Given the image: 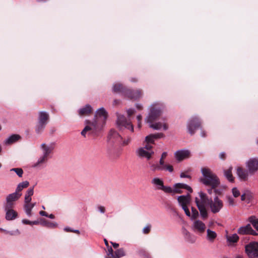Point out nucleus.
I'll return each mask as SVG.
<instances>
[{"mask_svg": "<svg viewBox=\"0 0 258 258\" xmlns=\"http://www.w3.org/2000/svg\"><path fill=\"white\" fill-rule=\"evenodd\" d=\"M164 108V105L159 102L153 103L151 105L149 114L145 119V122L149 124L150 127L156 130H159L161 128V122H158L154 124L153 122L161 115Z\"/></svg>", "mask_w": 258, "mask_h": 258, "instance_id": "f03ea898", "label": "nucleus"}, {"mask_svg": "<svg viewBox=\"0 0 258 258\" xmlns=\"http://www.w3.org/2000/svg\"><path fill=\"white\" fill-rule=\"evenodd\" d=\"M232 167H230L227 170L224 171V176L226 179L230 182H233L234 180V178L232 173Z\"/></svg>", "mask_w": 258, "mask_h": 258, "instance_id": "c85d7f7f", "label": "nucleus"}, {"mask_svg": "<svg viewBox=\"0 0 258 258\" xmlns=\"http://www.w3.org/2000/svg\"><path fill=\"white\" fill-rule=\"evenodd\" d=\"M175 157L178 161L188 158L190 156V152L188 150H181L177 151L174 153Z\"/></svg>", "mask_w": 258, "mask_h": 258, "instance_id": "f8f14e48", "label": "nucleus"}, {"mask_svg": "<svg viewBox=\"0 0 258 258\" xmlns=\"http://www.w3.org/2000/svg\"><path fill=\"white\" fill-rule=\"evenodd\" d=\"M135 112V110L133 108H130L127 110V113L128 117L131 116Z\"/></svg>", "mask_w": 258, "mask_h": 258, "instance_id": "680f3d73", "label": "nucleus"}, {"mask_svg": "<svg viewBox=\"0 0 258 258\" xmlns=\"http://www.w3.org/2000/svg\"><path fill=\"white\" fill-rule=\"evenodd\" d=\"M155 140L154 136L153 134H150L149 136L146 137L144 143H149L151 145L155 144Z\"/></svg>", "mask_w": 258, "mask_h": 258, "instance_id": "ea45409f", "label": "nucleus"}, {"mask_svg": "<svg viewBox=\"0 0 258 258\" xmlns=\"http://www.w3.org/2000/svg\"><path fill=\"white\" fill-rule=\"evenodd\" d=\"M232 192L235 198H237L240 196V192L236 187H233L232 189Z\"/></svg>", "mask_w": 258, "mask_h": 258, "instance_id": "5fc2aeb1", "label": "nucleus"}, {"mask_svg": "<svg viewBox=\"0 0 258 258\" xmlns=\"http://www.w3.org/2000/svg\"><path fill=\"white\" fill-rule=\"evenodd\" d=\"M132 141V138L130 137L127 138L126 139L123 140L122 143V146H126L130 143Z\"/></svg>", "mask_w": 258, "mask_h": 258, "instance_id": "13d9d810", "label": "nucleus"}, {"mask_svg": "<svg viewBox=\"0 0 258 258\" xmlns=\"http://www.w3.org/2000/svg\"><path fill=\"white\" fill-rule=\"evenodd\" d=\"M14 205V203L10 202L9 201H6V203L5 205L4 209L5 211L9 210H13L12 208Z\"/></svg>", "mask_w": 258, "mask_h": 258, "instance_id": "c03bdc74", "label": "nucleus"}, {"mask_svg": "<svg viewBox=\"0 0 258 258\" xmlns=\"http://www.w3.org/2000/svg\"><path fill=\"white\" fill-rule=\"evenodd\" d=\"M113 250L111 247H108V253L107 254L108 256L106 257V258H112L114 254Z\"/></svg>", "mask_w": 258, "mask_h": 258, "instance_id": "864d4df0", "label": "nucleus"}, {"mask_svg": "<svg viewBox=\"0 0 258 258\" xmlns=\"http://www.w3.org/2000/svg\"><path fill=\"white\" fill-rule=\"evenodd\" d=\"M208 205L211 212L214 214L218 213L223 207V202L217 196H216L213 200L210 199Z\"/></svg>", "mask_w": 258, "mask_h": 258, "instance_id": "0eeeda50", "label": "nucleus"}, {"mask_svg": "<svg viewBox=\"0 0 258 258\" xmlns=\"http://www.w3.org/2000/svg\"><path fill=\"white\" fill-rule=\"evenodd\" d=\"M246 166L249 174H253L258 170V159L251 158L246 163Z\"/></svg>", "mask_w": 258, "mask_h": 258, "instance_id": "1a4fd4ad", "label": "nucleus"}, {"mask_svg": "<svg viewBox=\"0 0 258 258\" xmlns=\"http://www.w3.org/2000/svg\"><path fill=\"white\" fill-rule=\"evenodd\" d=\"M6 219L7 220L11 221L16 219L18 216V213L14 210H6Z\"/></svg>", "mask_w": 258, "mask_h": 258, "instance_id": "5701e85b", "label": "nucleus"}, {"mask_svg": "<svg viewBox=\"0 0 258 258\" xmlns=\"http://www.w3.org/2000/svg\"><path fill=\"white\" fill-rule=\"evenodd\" d=\"M49 157H47L43 155L39 157L37 161L33 165V167H43L48 161Z\"/></svg>", "mask_w": 258, "mask_h": 258, "instance_id": "aec40b11", "label": "nucleus"}, {"mask_svg": "<svg viewBox=\"0 0 258 258\" xmlns=\"http://www.w3.org/2000/svg\"><path fill=\"white\" fill-rule=\"evenodd\" d=\"M32 200L31 197H28L25 196V200H24V204H27L28 203H30Z\"/></svg>", "mask_w": 258, "mask_h": 258, "instance_id": "0e129e2a", "label": "nucleus"}, {"mask_svg": "<svg viewBox=\"0 0 258 258\" xmlns=\"http://www.w3.org/2000/svg\"><path fill=\"white\" fill-rule=\"evenodd\" d=\"M201 122L197 116L191 117L187 123V129L189 133L192 135L197 129L201 126Z\"/></svg>", "mask_w": 258, "mask_h": 258, "instance_id": "6e6552de", "label": "nucleus"}, {"mask_svg": "<svg viewBox=\"0 0 258 258\" xmlns=\"http://www.w3.org/2000/svg\"><path fill=\"white\" fill-rule=\"evenodd\" d=\"M107 118V112L105 109L103 107L98 109L93 120H85L86 126L81 133L82 136L86 137L87 134L93 136H98L106 123Z\"/></svg>", "mask_w": 258, "mask_h": 258, "instance_id": "f257e3e1", "label": "nucleus"}, {"mask_svg": "<svg viewBox=\"0 0 258 258\" xmlns=\"http://www.w3.org/2000/svg\"><path fill=\"white\" fill-rule=\"evenodd\" d=\"M207 239L210 242H213L217 236L216 233L209 229L207 230Z\"/></svg>", "mask_w": 258, "mask_h": 258, "instance_id": "2f4dec72", "label": "nucleus"}, {"mask_svg": "<svg viewBox=\"0 0 258 258\" xmlns=\"http://www.w3.org/2000/svg\"><path fill=\"white\" fill-rule=\"evenodd\" d=\"M108 139L113 143H120L122 138L116 131L111 130L108 136Z\"/></svg>", "mask_w": 258, "mask_h": 258, "instance_id": "ddd939ff", "label": "nucleus"}, {"mask_svg": "<svg viewBox=\"0 0 258 258\" xmlns=\"http://www.w3.org/2000/svg\"><path fill=\"white\" fill-rule=\"evenodd\" d=\"M236 173L238 177L244 181H246L248 179V170H246L242 167H238L237 168Z\"/></svg>", "mask_w": 258, "mask_h": 258, "instance_id": "dca6fc26", "label": "nucleus"}, {"mask_svg": "<svg viewBox=\"0 0 258 258\" xmlns=\"http://www.w3.org/2000/svg\"><path fill=\"white\" fill-rule=\"evenodd\" d=\"M36 203H28L27 204H24V211L26 214V215L28 217H31L32 215V209L35 206Z\"/></svg>", "mask_w": 258, "mask_h": 258, "instance_id": "393cba45", "label": "nucleus"}, {"mask_svg": "<svg viewBox=\"0 0 258 258\" xmlns=\"http://www.w3.org/2000/svg\"><path fill=\"white\" fill-rule=\"evenodd\" d=\"M118 127L121 129L123 127L130 130L131 132H134V126L130 119L127 120L126 118L122 115H118L116 121Z\"/></svg>", "mask_w": 258, "mask_h": 258, "instance_id": "423d86ee", "label": "nucleus"}, {"mask_svg": "<svg viewBox=\"0 0 258 258\" xmlns=\"http://www.w3.org/2000/svg\"><path fill=\"white\" fill-rule=\"evenodd\" d=\"M227 202L230 206H233L234 205V201L232 197L228 196L227 197Z\"/></svg>", "mask_w": 258, "mask_h": 258, "instance_id": "4d7b16f0", "label": "nucleus"}, {"mask_svg": "<svg viewBox=\"0 0 258 258\" xmlns=\"http://www.w3.org/2000/svg\"><path fill=\"white\" fill-rule=\"evenodd\" d=\"M191 213L192 214H191V216L190 217L191 219L194 220L197 219L199 216V212L197 211V210L196 208L192 207Z\"/></svg>", "mask_w": 258, "mask_h": 258, "instance_id": "79ce46f5", "label": "nucleus"}, {"mask_svg": "<svg viewBox=\"0 0 258 258\" xmlns=\"http://www.w3.org/2000/svg\"><path fill=\"white\" fill-rule=\"evenodd\" d=\"M239 237L238 235L236 233L226 235V239L229 244H234L237 243L239 240Z\"/></svg>", "mask_w": 258, "mask_h": 258, "instance_id": "a878e982", "label": "nucleus"}, {"mask_svg": "<svg viewBox=\"0 0 258 258\" xmlns=\"http://www.w3.org/2000/svg\"><path fill=\"white\" fill-rule=\"evenodd\" d=\"M151 226L150 225H147L146 227H145L143 229V232L145 234H148L151 230Z\"/></svg>", "mask_w": 258, "mask_h": 258, "instance_id": "6e6d98bb", "label": "nucleus"}, {"mask_svg": "<svg viewBox=\"0 0 258 258\" xmlns=\"http://www.w3.org/2000/svg\"><path fill=\"white\" fill-rule=\"evenodd\" d=\"M250 229H251V226L248 224L246 226L240 227L237 230V233L240 235L249 234Z\"/></svg>", "mask_w": 258, "mask_h": 258, "instance_id": "cd10ccee", "label": "nucleus"}, {"mask_svg": "<svg viewBox=\"0 0 258 258\" xmlns=\"http://www.w3.org/2000/svg\"><path fill=\"white\" fill-rule=\"evenodd\" d=\"M191 171L190 169H188L185 170L184 172H182L180 174V177L181 178H191V176L188 174V173Z\"/></svg>", "mask_w": 258, "mask_h": 258, "instance_id": "a18cd8bd", "label": "nucleus"}, {"mask_svg": "<svg viewBox=\"0 0 258 258\" xmlns=\"http://www.w3.org/2000/svg\"><path fill=\"white\" fill-rule=\"evenodd\" d=\"M161 190L164 191L165 193H174L173 188H172L170 186L164 185Z\"/></svg>", "mask_w": 258, "mask_h": 258, "instance_id": "8fccbe9b", "label": "nucleus"}, {"mask_svg": "<svg viewBox=\"0 0 258 258\" xmlns=\"http://www.w3.org/2000/svg\"><path fill=\"white\" fill-rule=\"evenodd\" d=\"M33 194H34V187H32L29 188L27 190L25 196L28 197H31V196H33Z\"/></svg>", "mask_w": 258, "mask_h": 258, "instance_id": "603ef678", "label": "nucleus"}, {"mask_svg": "<svg viewBox=\"0 0 258 258\" xmlns=\"http://www.w3.org/2000/svg\"><path fill=\"white\" fill-rule=\"evenodd\" d=\"M199 195L200 199H199L198 198H196L195 202L196 204L197 201H198L200 203V204H202L205 206L207 204H209L210 200H209L206 194H205L203 191H200L199 192Z\"/></svg>", "mask_w": 258, "mask_h": 258, "instance_id": "6ab92c4d", "label": "nucleus"}, {"mask_svg": "<svg viewBox=\"0 0 258 258\" xmlns=\"http://www.w3.org/2000/svg\"><path fill=\"white\" fill-rule=\"evenodd\" d=\"M153 136H154V138H155V139L161 138L164 137V135L162 133H157L153 134Z\"/></svg>", "mask_w": 258, "mask_h": 258, "instance_id": "e2e57ef3", "label": "nucleus"}, {"mask_svg": "<svg viewBox=\"0 0 258 258\" xmlns=\"http://www.w3.org/2000/svg\"><path fill=\"white\" fill-rule=\"evenodd\" d=\"M162 167V170H165L168 171L169 172L171 173L173 171V166L171 165H166L164 164V165H161Z\"/></svg>", "mask_w": 258, "mask_h": 258, "instance_id": "49530a36", "label": "nucleus"}, {"mask_svg": "<svg viewBox=\"0 0 258 258\" xmlns=\"http://www.w3.org/2000/svg\"><path fill=\"white\" fill-rule=\"evenodd\" d=\"M249 234H251L252 235H256L257 234V233L254 230H253L252 229V228L251 227V229L249 230Z\"/></svg>", "mask_w": 258, "mask_h": 258, "instance_id": "774afa93", "label": "nucleus"}, {"mask_svg": "<svg viewBox=\"0 0 258 258\" xmlns=\"http://www.w3.org/2000/svg\"><path fill=\"white\" fill-rule=\"evenodd\" d=\"M136 154L140 158H146L147 160H149L154 154V152L153 150H145L140 147L137 150Z\"/></svg>", "mask_w": 258, "mask_h": 258, "instance_id": "9d476101", "label": "nucleus"}, {"mask_svg": "<svg viewBox=\"0 0 258 258\" xmlns=\"http://www.w3.org/2000/svg\"><path fill=\"white\" fill-rule=\"evenodd\" d=\"M184 237L186 240L191 243H194L196 240V237L194 235L191 234L187 230L184 232Z\"/></svg>", "mask_w": 258, "mask_h": 258, "instance_id": "c756f323", "label": "nucleus"}, {"mask_svg": "<svg viewBox=\"0 0 258 258\" xmlns=\"http://www.w3.org/2000/svg\"><path fill=\"white\" fill-rule=\"evenodd\" d=\"M167 155V152H164L162 153L161 155V157L160 158V161H159V164L160 165H164V159L166 157Z\"/></svg>", "mask_w": 258, "mask_h": 258, "instance_id": "3c124183", "label": "nucleus"}, {"mask_svg": "<svg viewBox=\"0 0 258 258\" xmlns=\"http://www.w3.org/2000/svg\"><path fill=\"white\" fill-rule=\"evenodd\" d=\"M245 251L249 258H258V242H250L246 245Z\"/></svg>", "mask_w": 258, "mask_h": 258, "instance_id": "39448f33", "label": "nucleus"}, {"mask_svg": "<svg viewBox=\"0 0 258 258\" xmlns=\"http://www.w3.org/2000/svg\"><path fill=\"white\" fill-rule=\"evenodd\" d=\"M201 172L204 177L201 181L206 185H210L212 188H216L220 184V180L217 176L211 170L207 167L201 169Z\"/></svg>", "mask_w": 258, "mask_h": 258, "instance_id": "7ed1b4c3", "label": "nucleus"}, {"mask_svg": "<svg viewBox=\"0 0 258 258\" xmlns=\"http://www.w3.org/2000/svg\"><path fill=\"white\" fill-rule=\"evenodd\" d=\"M197 206L200 211L202 218L203 220L207 219L208 215L205 206L200 204L198 201H197Z\"/></svg>", "mask_w": 258, "mask_h": 258, "instance_id": "412c9836", "label": "nucleus"}, {"mask_svg": "<svg viewBox=\"0 0 258 258\" xmlns=\"http://www.w3.org/2000/svg\"><path fill=\"white\" fill-rule=\"evenodd\" d=\"M40 224L42 226H46L48 228H53L57 226L56 223H53L46 220H43L40 222Z\"/></svg>", "mask_w": 258, "mask_h": 258, "instance_id": "4c0bfd02", "label": "nucleus"}, {"mask_svg": "<svg viewBox=\"0 0 258 258\" xmlns=\"http://www.w3.org/2000/svg\"><path fill=\"white\" fill-rule=\"evenodd\" d=\"M49 119V116L45 111H40L38 113V122L47 124Z\"/></svg>", "mask_w": 258, "mask_h": 258, "instance_id": "a211bd4d", "label": "nucleus"}, {"mask_svg": "<svg viewBox=\"0 0 258 258\" xmlns=\"http://www.w3.org/2000/svg\"><path fill=\"white\" fill-rule=\"evenodd\" d=\"M150 169L153 171H155L156 170H161L162 167L160 165H157L155 164H151L150 163Z\"/></svg>", "mask_w": 258, "mask_h": 258, "instance_id": "de8ad7c7", "label": "nucleus"}, {"mask_svg": "<svg viewBox=\"0 0 258 258\" xmlns=\"http://www.w3.org/2000/svg\"><path fill=\"white\" fill-rule=\"evenodd\" d=\"M193 228L195 230L200 233H203L205 230L206 225L202 221L197 220L193 223Z\"/></svg>", "mask_w": 258, "mask_h": 258, "instance_id": "f3484780", "label": "nucleus"}, {"mask_svg": "<svg viewBox=\"0 0 258 258\" xmlns=\"http://www.w3.org/2000/svg\"><path fill=\"white\" fill-rule=\"evenodd\" d=\"M41 148L43 151L42 155L50 158L49 156L52 153L54 149L53 146L52 145H46L45 144L43 143L41 144Z\"/></svg>", "mask_w": 258, "mask_h": 258, "instance_id": "2eb2a0df", "label": "nucleus"}, {"mask_svg": "<svg viewBox=\"0 0 258 258\" xmlns=\"http://www.w3.org/2000/svg\"><path fill=\"white\" fill-rule=\"evenodd\" d=\"M22 223L24 224L27 225H37L39 223V222L38 221H31L27 219H23L22 220Z\"/></svg>", "mask_w": 258, "mask_h": 258, "instance_id": "09e8293b", "label": "nucleus"}, {"mask_svg": "<svg viewBox=\"0 0 258 258\" xmlns=\"http://www.w3.org/2000/svg\"><path fill=\"white\" fill-rule=\"evenodd\" d=\"M22 194L15 191L12 194H9L6 198V201L14 203L15 201L18 200Z\"/></svg>", "mask_w": 258, "mask_h": 258, "instance_id": "bb28decb", "label": "nucleus"}, {"mask_svg": "<svg viewBox=\"0 0 258 258\" xmlns=\"http://www.w3.org/2000/svg\"><path fill=\"white\" fill-rule=\"evenodd\" d=\"M145 145L144 147H141L142 148H144L145 150H153V146L152 145L149 144V143H145Z\"/></svg>", "mask_w": 258, "mask_h": 258, "instance_id": "bf43d9fd", "label": "nucleus"}, {"mask_svg": "<svg viewBox=\"0 0 258 258\" xmlns=\"http://www.w3.org/2000/svg\"><path fill=\"white\" fill-rule=\"evenodd\" d=\"M252 198V194L251 193L247 190L244 192L241 196V200L242 201H246L247 203H249L250 201V200Z\"/></svg>", "mask_w": 258, "mask_h": 258, "instance_id": "473e14b6", "label": "nucleus"}, {"mask_svg": "<svg viewBox=\"0 0 258 258\" xmlns=\"http://www.w3.org/2000/svg\"><path fill=\"white\" fill-rule=\"evenodd\" d=\"M45 124H43L41 122H38L36 126H35V132L37 134H41L43 131L44 130L45 126Z\"/></svg>", "mask_w": 258, "mask_h": 258, "instance_id": "f704fd0d", "label": "nucleus"}, {"mask_svg": "<svg viewBox=\"0 0 258 258\" xmlns=\"http://www.w3.org/2000/svg\"><path fill=\"white\" fill-rule=\"evenodd\" d=\"M125 255L123 248H121L114 251L112 258H119Z\"/></svg>", "mask_w": 258, "mask_h": 258, "instance_id": "e433bc0d", "label": "nucleus"}, {"mask_svg": "<svg viewBox=\"0 0 258 258\" xmlns=\"http://www.w3.org/2000/svg\"><path fill=\"white\" fill-rule=\"evenodd\" d=\"M92 112V108L89 104L86 105L84 107L81 108L78 110V113L80 115H88Z\"/></svg>", "mask_w": 258, "mask_h": 258, "instance_id": "4be33fe9", "label": "nucleus"}, {"mask_svg": "<svg viewBox=\"0 0 258 258\" xmlns=\"http://www.w3.org/2000/svg\"><path fill=\"white\" fill-rule=\"evenodd\" d=\"M151 183L156 186V188L158 190H161L164 186L163 180L158 177L153 178L151 180Z\"/></svg>", "mask_w": 258, "mask_h": 258, "instance_id": "b1692460", "label": "nucleus"}, {"mask_svg": "<svg viewBox=\"0 0 258 258\" xmlns=\"http://www.w3.org/2000/svg\"><path fill=\"white\" fill-rule=\"evenodd\" d=\"M98 209L101 213H104L105 212V209L103 206H99L98 207Z\"/></svg>", "mask_w": 258, "mask_h": 258, "instance_id": "69168bd1", "label": "nucleus"}, {"mask_svg": "<svg viewBox=\"0 0 258 258\" xmlns=\"http://www.w3.org/2000/svg\"><path fill=\"white\" fill-rule=\"evenodd\" d=\"M0 230L4 232L6 234H9L11 235H16V234L18 235V234H20V232L18 229H17L15 231H7V230L2 229V228H0Z\"/></svg>", "mask_w": 258, "mask_h": 258, "instance_id": "37998d69", "label": "nucleus"}, {"mask_svg": "<svg viewBox=\"0 0 258 258\" xmlns=\"http://www.w3.org/2000/svg\"><path fill=\"white\" fill-rule=\"evenodd\" d=\"M10 171H14L19 177H22L24 173L23 169L21 168H12Z\"/></svg>", "mask_w": 258, "mask_h": 258, "instance_id": "a19ab883", "label": "nucleus"}, {"mask_svg": "<svg viewBox=\"0 0 258 258\" xmlns=\"http://www.w3.org/2000/svg\"><path fill=\"white\" fill-rule=\"evenodd\" d=\"M20 138V136L18 135H12L7 139L5 142L6 144H11L17 142Z\"/></svg>", "mask_w": 258, "mask_h": 258, "instance_id": "7c9ffc66", "label": "nucleus"}, {"mask_svg": "<svg viewBox=\"0 0 258 258\" xmlns=\"http://www.w3.org/2000/svg\"><path fill=\"white\" fill-rule=\"evenodd\" d=\"M248 221L253 227L258 231V219L256 218L254 216H250L248 218Z\"/></svg>", "mask_w": 258, "mask_h": 258, "instance_id": "58836bf2", "label": "nucleus"}, {"mask_svg": "<svg viewBox=\"0 0 258 258\" xmlns=\"http://www.w3.org/2000/svg\"><path fill=\"white\" fill-rule=\"evenodd\" d=\"M182 209L184 210L185 214L188 217H190L191 214L189 209L187 208V206L182 207Z\"/></svg>", "mask_w": 258, "mask_h": 258, "instance_id": "052dcab7", "label": "nucleus"}, {"mask_svg": "<svg viewBox=\"0 0 258 258\" xmlns=\"http://www.w3.org/2000/svg\"><path fill=\"white\" fill-rule=\"evenodd\" d=\"M219 157L222 160H224L226 158V154L225 152H221L219 154Z\"/></svg>", "mask_w": 258, "mask_h": 258, "instance_id": "338daca9", "label": "nucleus"}, {"mask_svg": "<svg viewBox=\"0 0 258 258\" xmlns=\"http://www.w3.org/2000/svg\"><path fill=\"white\" fill-rule=\"evenodd\" d=\"M29 185V182L28 181H23L18 184L16 191L19 193L23 189L27 187Z\"/></svg>", "mask_w": 258, "mask_h": 258, "instance_id": "72a5a7b5", "label": "nucleus"}, {"mask_svg": "<svg viewBox=\"0 0 258 258\" xmlns=\"http://www.w3.org/2000/svg\"><path fill=\"white\" fill-rule=\"evenodd\" d=\"M182 189L188 190L190 193L192 192V188L188 185L185 183H177L173 185V190L174 194H181L182 192Z\"/></svg>", "mask_w": 258, "mask_h": 258, "instance_id": "9b49d317", "label": "nucleus"}, {"mask_svg": "<svg viewBox=\"0 0 258 258\" xmlns=\"http://www.w3.org/2000/svg\"><path fill=\"white\" fill-rule=\"evenodd\" d=\"M179 205L181 207H186L188 205L190 201V196L189 194L186 195L180 196L177 198Z\"/></svg>", "mask_w": 258, "mask_h": 258, "instance_id": "4468645a", "label": "nucleus"}, {"mask_svg": "<svg viewBox=\"0 0 258 258\" xmlns=\"http://www.w3.org/2000/svg\"><path fill=\"white\" fill-rule=\"evenodd\" d=\"M112 92L115 93H121L126 97L134 99L139 98L142 95L141 90H132L127 89L120 83L113 84Z\"/></svg>", "mask_w": 258, "mask_h": 258, "instance_id": "20e7f679", "label": "nucleus"}, {"mask_svg": "<svg viewBox=\"0 0 258 258\" xmlns=\"http://www.w3.org/2000/svg\"><path fill=\"white\" fill-rule=\"evenodd\" d=\"M138 254L142 258H150V256L149 253L145 249L143 248L139 249L137 251Z\"/></svg>", "mask_w": 258, "mask_h": 258, "instance_id": "c9c22d12", "label": "nucleus"}]
</instances>
